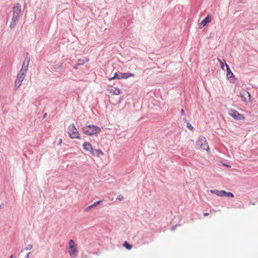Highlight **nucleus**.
Instances as JSON below:
<instances>
[{
    "mask_svg": "<svg viewBox=\"0 0 258 258\" xmlns=\"http://www.w3.org/2000/svg\"><path fill=\"white\" fill-rule=\"evenodd\" d=\"M229 115L236 120H244L245 119L243 115L240 114L234 109H230L229 111Z\"/></svg>",
    "mask_w": 258,
    "mask_h": 258,
    "instance_id": "7",
    "label": "nucleus"
},
{
    "mask_svg": "<svg viewBox=\"0 0 258 258\" xmlns=\"http://www.w3.org/2000/svg\"><path fill=\"white\" fill-rule=\"evenodd\" d=\"M26 72H24L23 71H20L17 76V79L23 82L26 76Z\"/></svg>",
    "mask_w": 258,
    "mask_h": 258,
    "instance_id": "14",
    "label": "nucleus"
},
{
    "mask_svg": "<svg viewBox=\"0 0 258 258\" xmlns=\"http://www.w3.org/2000/svg\"><path fill=\"white\" fill-rule=\"evenodd\" d=\"M83 147L85 151H88L90 152L92 155H94V153L92 145L90 143L85 142L83 145Z\"/></svg>",
    "mask_w": 258,
    "mask_h": 258,
    "instance_id": "10",
    "label": "nucleus"
},
{
    "mask_svg": "<svg viewBox=\"0 0 258 258\" xmlns=\"http://www.w3.org/2000/svg\"><path fill=\"white\" fill-rule=\"evenodd\" d=\"M123 199H124V197L121 195H119L117 197V200H118L119 201H121Z\"/></svg>",
    "mask_w": 258,
    "mask_h": 258,
    "instance_id": "25",
    "label": "nucleus"
},
{
    "mask_svg": "<svg viewBox=\"0 0 258 258\" xmlns=\"http://www.w3.org/2000/svg\"><path fill=\"white\" fill-rule=\"evenodd\" d=\"M10 258H13V255L11 256Z\"/></svg>",
    "mask_w": 258,
    "mask_h": 258,
    "instance_id": "31",
    "label": "nucleus"
},
{
    "mask_svg": "<svg viewBox=\"0 0 258 258\" xmlns=\"http://www.w3.org/2000/svg\"><path fill=\"white\" fill-rule=\"evenodd\" d=\"M240 94L244 102H248L250 101V95L247 91L243 90L240 92Z\"/></svg>",
    "mask_w": 258,
    "mask_h": 258,
    "instance_id": "9",
    "label": "nucleus"
},
{
    "mask_svg": "<svg viewBox=\"0 0 258 258\" xmlns=\"http://www.w3.org/2000/svg\"><path fill=\"white\" fill-rule=\"evenodd\" d=\"M13 11V16L10 23V27L11 28H14L17 25L20 18L23 15V13L21 10V6L20 4H17L14 7Z\"/></svg>",
    "mask_w": 258,
    "mask_h": 258,
    "instance_id": "1",
    "label": "nucleus"
},
{
    "mask_svg": "<svg viewBox=\"0 0 258 258\" xmlns=\"http://www.w3.org/2000/svg\"><path fill=\"white\" fill-rule=\"evenodd\" d=\"M135 76V74L133 73H115L113 77L110 78L109 79V81H111L113 79H126L130 77H134Z\"/></svg>",
    "mask_w": 258,
    "mask_h": 258,
    "instance_id": "5",
    "label": "nucleus"
},
{
    "mask_svg": "<svg viewBox=\"0 0 258 258\" xmlns=\"http://www.w3.org/2000/svg\"><path fill=\"white\" fill-rule=\"evenodd\" d=\"M218 61L220 62V66H221V68L222 70H224V62H225V60L224 59H223V60H221L220 58H218Z\"/></svg>",
    "mask_w": 258,
    "mask_h": 258,
    "instance_id": "17",
    "label": "nucleus"
},
{
    "mask_svg": "<svg viewBox=\"0 0 258 258\" xmlns=\"http://www.w3.org/2000/svg\"><path fill=\"white\" fill-rule=\"evenodd\" d=\"M225 190H219V193L218 194V196L219 197H223L225 196Z\"/></svg>",
    "mask_w": 258,
    "mask_h": 258,
    "instance_id": "20",
    "label": "nucleus"
},
{
    "mask_svg": "<svg viewBox=\"0 0 258 258\" xmlns=\"http://www.w3.org/2000/svg\"><path fill=\"white\" fill-rule=\"evenodd\" d=\"M108 92L112 95H118L120 94V90L116 87H112L108 89Z\"/></svg>",
    "mask_w": 258,
    "mask_h": 258,
    "instance_id": "12",
    "label": "nucleus"
},
{
    "mask_svg": "<svg viewBox=\"0 0 258 258\" xmlns=\"http://www.w3.org/2000/svg\"><path fill=\"white\" fill-rule=\"evenodd\" d=\"M22 83V81L17 79L16 80L15 83L16 88V89L18 88L21 85Z\"/></svg>",
    "mask_w": 258,
    "mask_h": 258,
    "instance_id": "16",
    "label": "nucleus"
},
{
    "mask_svg": "<svg viewBox=\"0 0 258 258\" xmlns=\"http://www.w3.org/2000/svg\"><path fill=\"white\" fill-rule=\"evenodd\" d=\"M29 63V59L27 60L25 59L23 62L22 67V69L20 71H23L24 72H27L28 68Z\"/></svg>",
    "mask_w": 258,
    "mask_h": 258,
    "instance_id": "13",
    "label": "nucleus"
},
{
    "mask_svg": "<svg viewBox=\"0 0 258 258\" xmlns=\"http://www.w3.org/2000/svg\"><path fill=\"white\" fill-rule=\"evenodd\" d=\"M211 192L213 193V194H214L215 195H216L217 196H218V194L219 193V190H211Z\"/></svg>",
    "mask_w": 258,
    "mask_h": 258,
    "instance_id": "22",
    "label": "nucleus"
},
{
    "mask_svg": "<svg viewBox=\"0 0 258 258\" xmlns=\"http://www.w3.org/2000/svg\"><path fill=\"white\" fill-rule=\"evenodd\" d=\"M211 20H212V18H211V15H208L205 19L203 20L199 23V27L200 28L204 27L205 26H206V25L207 23H209L211 22Z\"/></svg>",
    "mask_w": 258,
    "mask_h": 258,
    "instance_id": "11",
    "label": "nucleus"
},
{
    "mask_svg": "<svg viewBox=\"0 0 258 258\" xmlns=\"http://www.w3.org/2000/svg\"><path fill=\"white\" fill-rule=\"evenodd\" d=\"M181 113L182 115H184V114H185L184 113V110L183 109H182L181 110Z\"/></svg>",
    "mask_w": 258,
    "mask_h": 258,
    "instance_id": "27",
    "label": "nucleus"
},
{
    "mask_svg": "<svg viewBox=\"0 0 258 258\" xmlns=\"http://www.w3.org/2000/svg\"><path fill=\"white\" fill-rule=\"evenodd\" d=\"M224 192H225V196H226V197H230V198L234 197L233 194L230 192H226V191H225Z\"/></svg>",
    "mask_w": 258,
    "mask_h": 258,
    "instance_id": "19",
    "label": "nucleus"
},
{
    "mask_svg": "<svg viewBox=\"0 0 258 258\" xmlns=\"http://www.w3.org/2000/svg\"><path fill=\"white\" fill-rule=\"evenodd\" d=\"M69 253L71 257H75L78 254V249L77 245L73 240H70L69 243Z\"/></svg>",
    "mask_w": 258,
    "mask_h": 258,
    "instance_id": "6",
    "label": "nucleus"
},
{
    "mask_svg": "<svg viewBox=\"0 0 258 258\" xmlns=\"http://www.w3.org/2000/svg\"><path fill=\"white\" fill-rule=\"evenodd\" d=\"M68 133L69 136L72 139H80V135L77 128L74 124H72L68 126Z\"/></svg>",
    "mask_w": 258,
    "mask_h": 258,
    "instance_id": "3",
    "label": "nucleus"
},
{
    "mask_svg": "<svg viewBox=\"0 0 258 258\" xmlns=\"http://www.w3.org/2000/svg\"><path fill=\"white\" fill-rule=\"evenodd\" d=\"M92 207H93V206H92V205L88 206L87 208H86L85 209V212H88Z\"/></svg>",
    "mask_w": 258,
    "mask_h": 258,
    "instance_id": "24",
    "label": "nucleus"
},
{
    "mask_svg": "<svg viewBox=\"0 0 258 258\" xmlns=\"http://www.w3.org/2000/svg\"><path fill=\"white\" fill-rule=\"evenodd\" d=\"M123 246L128 250L132 249L133 247L132 245L129 244L126 241L123 243Z\"/></svg>",
    "mask_w": 258,
    "mask_h": 258,
    "instance_id": "15",
    "label": "nucleus"
},
{
    "mask_svg": "<svg viewBox=\"0 0 258 258\" xmlns=\"http://www.w3.org/2000/svg\"><path fill=\"white\" fill-rule=\"evenodd\" d=\"M82 131L84 134L89 136L96 135L101 132L100 128L94 125L84 126L82 127Z\"/></svg>",
    "mask_w": 258,
    "mask_h": 258,
    "instance_id": "2",
    "label": "nucleus"
},
{
    "mask_svg": "<svg viewBox=\"0 0 258 258\" xmlns=\"http://www.w3.org/2000/svg\"><path fill=\"white\" fill-rule=\"evenodd\" d=\"M79 61H80V62H79V64H78L79 65H80V64H83V63H84V60H79Z\"/></svg>",
    "mask_w": 258,
    "mask_h": 258,
    "instance_id": "26",
    "label": "nucleus"
},
{
    "mask_svg": "<svg viewBox=\"0 0 258 258\" xmlns=\"http://www.w3.org/2000/svg\"><path fill=\"white\" fill-rule=\"evenodd\" d=\"M209 215V213H204V216H207Z\"/></svg>",
    "mask_w": 258,
    "mask_h": 258,
    "instance_id": "28",
    "label": "nucleus"
},
{
    "mask_svg": "<svg viewBox=\"0 0 258 258\" xmlns=\"http://www.w3.org/2000/svg\"><path fill=\"white\" fill-rule=\"evenodd\" d=\"M26 258H29V254H28L26 256Z\"/></svg>",
    "mask_w": 258,
    "mask_h": 258,
    "instance_id": "30",
    "label": "nucleus"
},
{
    "mask_svg": "<svg viewBox=\"0 0 258 258\" xmlns=\"http://www.w3.org/2000/svg\"><path fill=\"white\" fill-rule=\"evenodd\" d=\"M59 144H61L62 143V140L60 139L59 141Z\"/></svg>",
    "mask_w": 258,
    "mask_h": 258,
    "instance_id": "29",
    "label": "nucleus"
},
{
    "mask_svg": "<svg viewBox=\"0 0 258 258\" xmlns=\"http://www.w3.org/2000/svg\"><path fill=\"white\" fill-rule=\"evenodd\" d=\"M225 66L226 67V76L228 78V79L230 81V82L232 83H235V78L234 77V76L232 72V71L230 70L228 65L227 63H225Z\"/></svg>",
    "mask_w": 258,
    "mask_h": 258,
    "instance_id": "8",
    "label": "nucleus"
},
{
    "mask_svg": "<svg viewBox=\"0 0 258 258\" xmlns=\"http://www.w3.org/2000/svg\"><path fill=\"white\" fill-rule=\"evenodd\" d=\"M96 152L97 153L98 155H103V152L101 150H99V149L96 150Z\"/></svg>",
    "mask_w": 258,
    "mask_h": 258,
    "instance_id": "23",
    "label": "nucleus"
},
{
    "mask_svg": "<svg viewBox=\"0 0 258 258\" xmlns=\"http://www.w3.org/2000/svg\"><path fill=\"white\" fill-rule=\"evenodd\" d=\"M197 149H200L203 150L208 151L210 149L206 139L204 137H199L196 143Z\"/></svg>",
    "mask_w": 258,
    "mask_h": 258,
    "instance_id": "4",
    "label": "nucleus"
},
{
    "mask_svg": "<svg viewBox=\"0 0 258 258\" xmlns=\"http://www.w3.org/2000/svg\"><path fill=\"white\" fill-rule=\"evenodd\" d=\"M184 121L186 122V126H187V127L189 129L190 131H192L193 129H194V127H192V126L191 125V124L189 122H188L186 119H184Z\"/></svg>",
    "mask_w": 258,
    "mask_h": 258,
    "instance_id": "18",
    "label": "nucleus"
},
{
    "mask_svg": "<svg viewBox=\"0 0 258 258\" xmlns=\"http://www.w3.org/2000/svg\"><path fill=\"white\" fill-rule=\"evenodd\" d=\"M102 201H103V200L95 202L94 203V204H92V206L93 207L99 205Z\"/></svg>",
    "mask_w": 258,
    "mask_h": 258,
    "instance_id": "21",
    "label": "nucleus"
}]
</instances>
